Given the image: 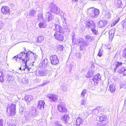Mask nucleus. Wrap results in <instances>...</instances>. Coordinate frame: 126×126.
Here are the masks:
<instances>
[{
    "mask_svg": "<svg viewBox=\"0 0 126 126\" xmlns=\"http://www.w3.org/2000/svg\"><path fill=\"white\" fill-rule=\"evenodd\" d=\"M16 105L13 104H9L7 107V113L8 115L14 116L16 113Z\"/></svg>",
    "mask_w": 126,
    "mask_h": 126,
    "instance_id": "39448f33",
    "label": "nucleus"
},
{
    "mask_svg": "<svg viewBox=\"0 0 126 126\" xmlns=\"http://www.w3.org/2000/svg\"><path fill=\"white\" fill-rule=\"evenodd\" d=\"M10 121L12 122L11 124H10V126H15L16 125L17 122L16 120H15L13 121L10 120Z\"/></svg>",
    "mask_w": 126,
    "mask_h": 126,
    "instance_id": "e433bc0d",
    "label": "nucleus"
},
{
    "mask_svg": "<svg viewBox=\"0 0 126 126\" xmlns=\"http://www.w3.org/2000/svg\"><path fill=\"white\" fill-rule=\"evenodd\" d=\"M39 26L40 28H44L45 27L46 24L44 22H41L39 24Z\"/></svg>",
    "mask_w": 126,
    "mask_h": 126,
    "instance_id": "f704fd0d",
    "label": "nucleus"
},
{
    "mask_svg": "<svg viewBox=\"0 0 126 126\" xmlns=\"http://www.w3.org/2000/svg\"><path fill=\"white\" fill-rule=\"evenodd\" d=\"M85 38L87 39V41L89 42H92L94 40V38L93 37L90 36H86Z\"/></svg>",
    "mask_w": 126,
    "mask_h": 126,
    "instance_id": "2f4dec72",
    "label": "nucleus"
},
{
    "mask_svg": "<svg viewBox=\"0 0 126 126\" xmlns=\"http://www.w3.org/2000/svg\"><path fill=\"white\" fill-rule=\"evenodd\" d=\"M80 50H82V49H81H81H80Z\"/></svg>",
    "mask_w": 126,
    "mask_h": 126,
    "instance_id": "e2e57ef3",
    "label": "nucleus"
},
{
    "mask_svg": "<svg viewBox=\"0 0 126 126\" xmlns=\"http://www.w3.org/2000/svg\"><path fill=\"white\" fill-rule=\"evenodd\" d=\"M38 74L39 76H44L47 75L46 73L44 71H39L38 72Z\"/></svg>",
    "mask_w": 126,
    "mask_h": 126,
    "instance_id": "72a5a7b5",
    "label": "nucleus"
},
{
    "mask_svg": "<svg viewBox=\"0 0 126 126\" xmlns=\"http://www.w3.org/2000/svg\"><path fill=\"white\" fill-rule=\"evenodd\" d=\"M54 36L55 38L58 41H62L63 40L64 37L61 32H55Z\"/></svg>",
    "mask_w": 126,
    "mask_h": 126,
    "instance_id": "0eeeda50",
    "label": "nucleus"
},
{
    "mask_svg": "<svg viewBox=\"0 0 126 126\" xmlns=\"http://www.w3.org/2000/svg\"><path fill=\"white\" fill-rule=\"evenodd\" d=\"M51 63L54 65H56L59 63V60L57 56L55 55L51 56L50 57Z\"/></svg>",
    "mask_w": 126,
    "mask_h": 126,
    "instance_id": "1a4fd4ad",
    "label": "nucleus"
},
{
    "mask_svg": "<svg viewBox=\"0 0 126 126\" xmlns=\"http://www.w3.org/2000/svg\"><path fill=\"white\" fill-rule=\"evenodd\" d=\"M93 80L95 83L97 84V81L100 80L101 78V77L99 74H97L95 76H93Z\"/></svg>",
    "mask_w": 126,
    "mask_h": 126,
    "instance_id": "2eb2a0df",
    "label": "nucleus"
},
{
    "mask_svg": "<svg viewBox=\"0 0 126 126\" xmlns=\"http://www.w3.org/2000/svg\"><path fill=\"white\" fill-rule=\"evenodd\" d=\"M87 90L85 89H84L82 90V92L81 94V96L83 97H84L85 95L87 93Z\"/></svg>",
    "mask_w": 126,
    "mask_h": 126,
    "instance_id": "c9c22d12",
    "label": "nucleus"
},
{
    "mask_svg": "<svg viewBox=\"0 0 126 126\" xmlns=\"http://www.w3.org/2000/svg\"><path fill=\"white\" fill-rule=\"evenodd\" d=\"M54 126H62L61 122L57 121H55L54 123Z\"/></svg>",
    "mask_w": 126,
    "mask_h": 126,
    "instance_id": "a19ab883",
    "label": "nucleus"
},
{
    "mask_svg": "<svg viewBox=\"0 0 126 126\" xmlns=\"http://www.w3.org/2000/svg\"><path fill=\"white\" fill-rule=\"evenodd\" d=\"M38 42L39 43H42L44 42V37L42 36L39 37L38 38Z\"/></svg>",
    "mask_w": 126,
    "mask_h": 126,
    "instance_id": "4c0bfd02",
    "label": "nucleus"
},
{
    "mask_svg": "<svg viewBox=\"0 0 126 126\" xmlns=\"http://www.w3.org/2000/svg\"><path fill=\"white\" fill-rule=\"evenodd\" d=\"M107 24L106 21V20H102L100 21L98 23V26L101 28L104 27Z\"/></svg>",
    "mask_w": 126,
    "mask_h": 126,
    "instance_id": "aec40b11",
    "label": "nucleus"
},
{
    "mask_svg": "<svg viewBox=\"0 0 126 126\" xmlns=\"http://www.w3.org/2000/svg\"><path fill=\"white\" fill-rule=\"evenodd\" d=\"M10 120H9V121H8L7 122V124L9 126H10V124H11L12 122L10 121Z\"/></svg>",
    "mask_w": 126,
    "mask_h": 126,
    "instance_id": "4d7b16f0",
    "label": "nucleus"
},
{
    "mask_svg": "<svg viewBox=\"0 0 126 126\" xmlns=\"http://www.w3.org/2000/svg\"><path fill=\"white\" fill-rule=\"evenodd\" d=\"M57 110L61 114L66 113L67 112L66 108L61 105H58L57 107Z\"/></svg>",
    "mask_w": 126,
    "mask_h": 126,
    "instance_id": "9d476101",
    "label": "nucleus"
},
{
    "mask_svg": "<svg viewBox=\"0 0 126 126\" xmlns=\"http://www.w3.org/2000/svg\"><path fill=\"white\" fill-rule=\"evenodd\" d=\"M61 118L62 120L65 121L66 123L67 122L69 121V117L68 114H64V115H63L62 116Z\"/></svg>",
    "mask_w": 126,
    "mask_h": 126,
    "instance_id": "6ab92c4d",
    "label": "nucleus"
},
{
    "mask_svg": "<svg viewBox=\"0 0 126 126\" xmlns=\"http://www.w3.org/2000/svg\"><path fill=\"white\" fill-rule=\"evenodd\" d=\"M101 108L99 107H96L92 111V113L95 114H98L99 112L101 110Z\"/></svg>",
    "mask_w": 126,
    "mask_h": 126,
    "instance_id": "bb28decb",
    "label": "nucleus"
},
{
    "mask_svg": "<svg viewBox=\"0 0 126 126\" xmlns=\"http://www.w3.org/2000/svg\"><path fill=\"white\" fill-rule=\"evenodd\" d=\"M85 25L86 28H91L93 34L96 35L98 33L97 31L95 29L96 27L95 23L93 21H86L85 22Z\"/></svg>",
    "mask_w": 126,
    "mask_h": 126,
    "instance_id": "7ed1b4c3",
    "label": "nucleus"
},
{
    "mask_svg": "<svg viewBox=\"0 0 126 126\" xmlns=\"http://www.w3.org/2000/svg\"><path fill=\"white\" fill-rule=\"evenodd\" d=\"M22 83L23 84H28V80L26 78H23L22 79Z\"/></svg>",
    "mask_w": 126,
    "mask_h": 126,
    "instance_id": "79ce46f5",
    "label": "nucleus"
},
{
    "mask_svg": "<svg viewBox=\"0 0 126 126\" xmlns=\"http://www.w3.org/2000/svg\"><path fill=\"white\" fill-rule=\"evenodd\" d=\"M76 56L78 59H80L82 57V54L80 53H78L76 54Z\"/></svg>",
    "mask_w": 126,
    "mask_h": 126,
    "instance_id": "49530a36",
    "label": "nucleus"
},
{
    "mask_svg": "<svg viewBox=\"0 0 126 126\" xmlns=\"http://www.w3.org/2000/svg\"><path fill=\"white\" fill-rule=\"evenodd\" d=\"M55 27L54 30L55 31L57 32H61L62 28L60 25H59L55 24Z\"/></svg>",
    "mask_w": 126,
    "mask_h": 126,
    "instance_id": "5701e85b",
    "label": "nucleus"
},
{
    "mask_svg": "<svg viewBox=\"0 0 126 126\" xmlns=\"http://www.w3.org/2000/svg\"><path fill=\"white\" fill-rule=\"evenodd\" d=\"M48 61L47 59H45L41 63V68H45L47 67L48 65Z\"/></svg>",
    "mask_w": 126,
    "mask_h": 126,
    "instance_id": "a211bd4d",
    "label": "nucleus"
},
{
    "mask_svg": "<svg viewBox=\"0 0 126 126\" xmlns=\"http://www.w3.org/2000/svg\"><path fill=\"white\" fill-rule=\"evenodd\" d=\"M27 63H23L25 64V65L23 66V70L25 71L27 73L32 72V68H30L27 65Z\"/></svg>",
    "mask_w": 126,
    "mask_h": 126,
    "instance_id": "ddd939ff",
    "label": "nucleus"
},
{
    "mask_svg": "<svg viewBox=\"0 0 126 126\" xmlns=\"http://www.w3.org/2000/svg\"><path fill=\"white\" fill-rule=\"evenodd\" d=\"M49 10L52 13H54L57 14L59 13V9L53 3L51 2L49 5Z\"/></svg>",
    "mask_w": 126,
    "mask_h": 126,
    "instance_id": "423d86ee",
    "label": "nucleus"
},
{
    "mask_svg": "<svg viewBox=\"0 0 126 126\" xmlns=\"http://www.w3.org/2000/svg\"><path fill=\"white\" fill-rule=\"evenodd\" d=\"M63 47L62 45H59L58 46V49L59 50L61 51L63 50Z\"/></svg>",
    "mask_w": 126,
    "mask_h": 126,
    "instance_id": "09e8293b",
    "label": "nucleus"
},
{
    "mask_svg": "<svg viewBox=\"0 0 126 126\" xmlns=\"http://www.w3.org/2000/svg\"><path fill=\"white\" fill-rule=\"evenodd\" d=\"M122 56L124 58H126V48L125 49L123 52Z\"/></svg>",
    "mask_w": 126,
    "mask_h": 126,
    "instance_id": "8fccbe9b",
    "label": "nucleus"
},
{
    "mask_svg": "<svg viewBox=\"0 0 126 126\" xmlns=\"http://www.w3.org/2000/svg\"><path fill=\"white\" fill-rule=\"evenodd\" d=\"M106 119V117L104 116H98L97 118V120L100 122H102L105 120Z\"/></svg>",
    "mask_w": 126,
    "mask_h": 126,
    "instance_id": "c85d7f7f",
    "label": "nucleus"
},
{
    "mask_svg": "<svg viewBox=\"0 0 126 126\" xmlns=\"http://www.w3.org/2000/svg\"><path fill=\"white\" fill-rule=\"evenodd\" d=\"M80 105L81 106H82L81 107L82 108H83V107H85L86 106V101L84 99H83L81 100L80 102Z\"/></svg>",
    "mask_w": 126,
    "mask_h": 126,
    "instance_id": "cd10ccee",
    "label": "nucleus"
},
{
    "mask_svg": "<svg viewBox=\"0 0 126 126\" xmlns=\"http://www.w3.org/2000/svg\"><path fill=\"white\" fill-rule=\"evenodd\" d=\"M115 30V29H112L109 31V38L110 39H112L114 37Z\"/></svg>",
    "mask_w": 126,
    "mask_h": 126,
    "instance_id": "4be33fe9",
    "label": "nucleus"
},
{
    "mask_svg": "<svg viewBox=\"0 0 126 126\" xmlns=\"http://www.w3.org/2000/svg\"><path fill=\"white\" fill-rule=\"evenodd\" d=\"M93 71H88L86 75V77L87 78H89L90 77H92L93 75Z\"/></svg>",
    "mask_w": 126,
    "mask_h": 126,
    "instance_id": "7c9ffc66",
    "label": "nucleus"
},
{
    "mask_svg": "<svg viewBox=\"0 0 126 126\" xmlns=\"http://www.w3.org/2000/svg\"><path fill=\"white\" fill-rule=\"evenodd\" d=\"M45 103L44 101L42 100L39 101L38 103V108L40 109H44Z\"/></svg>",
    "mask_w": 126,
    "mask_h": 126,
    "instance_id": "f3484780",
    "label": "nucleus"
},
{
    "mask_svg": "<svg viewBox=\"0 0 126 126\" xmlns=\"http://www.w3.org/2000/svg\"><path fill=\"white\" fill-rule=\"evenodd\" d=\"M3 74L1 71L0 70V81L3 82L4 81V79H3Z\"/></svg>",
    "mask_w": 126,
    "mask_h": 126,
    "instance_id": "473e14b6",
    "label": "nucleus"
},
{
    "mask_svg": "<svg viewBox=\"0 0 126 126\" xmlns=\"http://www.w3.org/2000/svg\"><path fill=\"white\" fill-rule=\"evenodd\" d=\"M48 97L50 101L52 102H56L58 101V100L57 96L55 94H50L48 96Z\"/></svg>",
    "mask_w": 126,
    "mask_h": 126,
    "instance_id": "f8f14e48",
    "label": "nucleus"
},
{
    "mask_svg": "<svg viewBox=\"0 0 126 126\" xmlns=\"http://www.w3.org/2000/svg\"><path fill=\"white\" fill-rule=\"evenodd\" d=\"M75 39V35H73V36L72 37V42L73 43H75V42L74 41V40Z\"/></svg>",
    "mask_w": 126,
    "mask_h": 126,
    "instance_id": "6e6d98bb",
    "label": "nucleus"
},
{
    "mask_svg": "<svg viewBox=\"0 0 126 126\" xmlns=\"http://www.w3.org/2000/svg\"><path fill=\"white\" fill-rule=\"evenodd\" d=\"M122 88L125 89L126 88V85L123 84H121L120 86V88Z\"/></svg>",
    "mask_w": 126,
    "mask_h": 126,
    "instance_id": "3c124183",
    "label": "nucleus"
},
{
    "mask_svg": "<svg viewBox=\"0 0 126 126\" xmlns=\"http://www.w3.org/2000/svg\"><path fill=\"white\" fill-rule=\"evenodd\" d=\"M49 82L47 80H44L43 82V83L40 86H44L47 84H48Z\"/></svg>",
    "mask_w": 126,
    "mask_h": 126,
    "instance_id": "37998d69",
    "label": "nucleus"
},
{
    "mask_svg": "<svg viewBox=\"0 0 126 126\" xmlns=\"http://www.w3.org/2000/svg\"><path fill=\"white\" fill-rule=\"evenodd\" d=\"M61 89L63 91H65L67 90V87L66 85H63L61 86Z\"/></svg>",
    "mask_w": 126,
    "mask_h": 126,
    "instance_id": "c03bdc74",
    "label": "nucleus"
},
{
    "mask_svg": "<svg viewBox=\"0 0 126 126\" xmlns=\"http://www.w3.org/2000/svg\"><path fill=\"white\" fill-rule=\"evenodd\" d=\"M4 124L3 121V120L0 119V126H3Z\"/></svg>",
    "mask_w": 126,
    "mask_h": 126,
    "instance_id": "864d4df0",
    "label": "nucleus"
},
{
    "mask_svg": "<svg viewBox=\"0 0 126 126\" xmlns=\"http://www.w3.org/2000/svg\"><path fill=\"white\" fill-rule=\"evenodd\" d=\"M10 9L9 7L7 6H3L1 9L2 12L5 14L9 15L10 14Z\"/></svg>",
    "mask_w": 126,
    "mask_h": 126,
    "instance_id": "9b49d317",
    "label": "nucleus"
},
{
    "mask_svg": "<svg viewBox=\"0 0 126 126\" xmlns=\"http://www.w3.org/2000/svg\"><path fill=\"white\" fill-rule=\"evenodd\" d=\"M111 69H114V71L117 72L123 75H126V67L122 66V63L118 61H115L112 65H111Z\"/></svg>",
    "mask_w": 126,
    "mask_h": 126,
    "instance_id": "f03ea898",
    "label": "nucleus"
},
{
    "mask_svg": "<svg viewBox=\"0 0 126 126\" xmlns=\"http://www.w3.org/2000/svg\"><path fill=\"white\" fill-rule=\"evenodd\" d=\"M20 113L22 114H23V110H21L20 112Z\"/></svg>",
    "mask_w": 126,
    "mask_h": 126,
    "instance_id": "052dcab7",
    "label": "nucleus"
},
{
    "mask_svg": "<svg viewBox=\"0 0 126 126\" xmlns=\"http://www.w3.org/2000/svg\"><path fill=\"white\" fill-rule=\"evenodd\" d=\"M94 7H90L87 9V13L89 14V16L92 18H95L99 13V11L97 9H94Z\"/></svg>",
    "mask_w": 126,
    "mask_h": 126,
    "instance_id": "20e7f679",
    "label": "nucleus"
},
{
    "mask_svg": "<svg viewBox=\"0 0 126 126\" xmlns=\"http://www.w3.org/2000/svg\"><path fill=\"white\" fill-rule=\"evenodd\" d=\"M34 53L31 51H29L25 53V52H21L20 54H17V56H15L13 58V59L15 58L16 60H17L19 57V59L20 61H21L23 63H27V61L29 60L30 59H32L34 56Z\"/></svg>",
    "mask_w": 126,
    "mask_h": 126,
    "instance_id": "f257e3e1",
    "label": "nucleus"
},
{
    "mask_svg": "<svg viewBox=\"0 0 126 126\" xmlns=\"http://www.w3.org/2000/svg\"><path fill=\"white\" fill-rule=\"evenodd\" d=\"M38 17V20L39 21H41L43 18L42 14V13L38 14L37 15Z\"/></svg>",
    "mask_w": 126,
    "mask_h": 126,
    "instance_id": "ea45409f",
    "label": "nucleus"
},
{
    "mask_svg": "<svg viewBox=\"0 0 126 126\" xmlns=\"http://www.w3.org/2000/svg\"><path fill=\"white\" fill-rule=\"evenodd\" d=\"M31 113L32 116H36L38 113V112L36 110L35 108H32L31 109Z\"/></svg>",
    "mask_w": 126,
    "mask_h": 126,
    "instance_id": "a878e982",
    "label": "nucleus"
},
{
    "mask_svg": "<svg viewBox=\"0 0 126 126\" xmlns=\"http://www.w3.org/2000/svg\"><path fill=\"white\" fill-rule=\"evenodd\" d=\"M7 80L8 81H12V76L11 75H7Z\"/></svg>",
    "mask_w": 126,
    "mask_h": 126,
    "instance_id": "de8ad7c7",
    "label": "nucleus"
},
{
    "mask_svg": "<svg viewBox=\"0 0 126 126\" xmlns=\"http://www.w3.org/2000/svg\"><path fill=\"white\" fill-rule=\"evenodd\" d=\"M76 122V125L79 126L82 123V121L81 119L79 117L77 119Z\"/></svg>",
    "mask_w": 126,
    "mask_h": 126,
    "instance_id": "c756f323",
    "label": "nucleus"
},
{
    "mask_svg": "<svg viewBox=\"0 0 126 126\" xmlns=\"http://www.w3.org/2000/svg\"><path fill=\"white\" fill-rule=\"evenodd\" d=\"M54 18L53 15L50 12H48L46 14L45 17L44 18V20L49 22Z\"/></svg>",
    "mask_w": 126,
    "mask_h": 126,
    "instance_id": "6e6552de",
    "label": "nucleus"
},
{
    "mask_svg": "<svg viewBox=\"0 0 126 126\" xmlns=\"http://www.w3.org/2000/svg\"><path fill=\"white\" fill-rule=\"evenodd\" d=\"M114 3L116 6L117 8H121L123 5L120 0H115Z\"/></svg>",
    "mask_w": 126,
    "mask_h": 126,
    "instance_id": "4468645a",
    "label": "nucleus"
},
{
    "mask_svg": "<svg viewBox=\"0 0 126 126\" xmlns=\"http://www.w3.org/2000/svg\"><path fill=\"white\" fill-rule=\"evenodd\" d=\"M19 69L21 70H23V66H21L20 68H19Z\"/></svg>",
    "mask_w": 126,
    "mask_h": 126,
    "instance_id": "13d9d810",
    "label": "nucleus"
},
{
    "mask_svg": "<svg viewBox=\"0 0 126 126\" xmlns=\"http://www.w3.org/2000/svg\"><path fill=\"white\" fill-rule=\"evenodd\" d=\"M33 99V97L31 95H26L24 98L25 101L29 102L32 100Z\"/></svg>",
    "mask_w": 126,
    "mask_h": 126,
    "instance_id": "393cba45",
    "label": "nucleus"
},
{
    "mask_svg": "<svg viewBox=\"0 0 126 126\" xmlns=\"http://www.w3.org/2000/svg\"><path fill=\"white\" fill-rule=\"evenodd\" d=\"M105 12V17L108 18H109L110 17V12L109 11H107L106 12Z\"/></svg>",
    "mask_w": 126,
    "mask_h": 126,
    "instance_id": "58836bf2",
    "label": "nucleus"
},
{
    "mask_svg": "<svg viewBox=\"0 0 126 126\" xmlns=\"http://www.w3.org/2000/svg\"><path fill=\"white\" fill-rule=\"evenodd\" d=\"M109 90H110L112 93H114L116 90L115 86L113 84H110V85Z\"/></svg>",
    "mask_w": 126,
    "mask_h": 126,
    "instance_id": "412c9836",
    "label": "nucleus"
},
{
    "mask_svg": "<svg viewBox=\"0 0 126 126\" xmlns=\"http://www.w3.org/2000/svg\"><path fill=\"white\" fill-rule=\"evenodd\" d=\"M36 12L35 10L33 9H32L29 11L28 15L31 17H33L34 16Z\"/></svg>",
    "mask_w": 126,
    "mask_h": 126,
    "instance_id": "b1692460",
    "label": "nucleus"
},
{
    "mask_svg": "<svg viewBox=\"0 0 126 126\" xmlns=\"http://www.w3.org/2000/svg\"><path fill=\"white\" fill-rule=\"evenodd\" d=\"M78 45L81 48L82 47H87L88 45V43L84 41H81L78 42Z\"/></svg>",
    "mask_w": 126,
    "mask_h": 126,
    "instance_id": "dca6fc26",
    "label": "nucleus"
},
{
    "mask_svg": "<svg viewBox=\"0 0 126 126\" xmlns=\"http://www.w3.org/2000/svg\"><path fill=\"white\" fill-rule=\"evenodd\" d=\"M3 24L2 21H0V30L2 28Z\"/></svg>",
    "mask_w": 126,
    "mask_h": 126,
    "instance_id": "5fc2aeb1",
    "label": "nucleus"
},
{
    "mask_svg": "<svg viewBox=\"0 0 126 126\" xmlns=\"http://www.w3.org/2000/svg\"><path fill=\"white\" fill-rule=\"evenodd\" d=\"M102 51L100 49L98 53L97 54V55L99 56L100 57H101L102 56Z\"/></svg>",
    "mask_w": 126,
    "mask_h": 126,
    "instance_id": "603ef678",
    "label": "nucleus"
},
{
    "mask_svg": "<svg viewBox=\"0 0 126 126\" xmlns=\"http://www.w3.org/2000/svg\"><path fill=\"white\" fill-rule=\"evenodd\" d=\"M120 18H118L111 25V26H113L115 25L120 20Z\"/></svg>",
    "mask_w": 126,
    "mask_h": 126,
    "instance_id": "a18cd8bd",
    "label": "nucleus"
},
{
    "mask_svg": "<svg viewBox=\"0 0 126 126\" xmlns=\"http://www.w3.org/2000/svg\"><path fill=\"white\" fill-rule=\"evenodd\" d=\"M126 101V100H125V103Z\"/></svg>",
    "mask_w": 126,
    "mask_h": 126,
    "instance_id": "680f3d73",
    "label": "nucleus"
},
{
    "mask_svg": "<svg viewBox=\"0 0 126 126\" xmlns=\"http://www.w3.org/2000/svg\"><path fill=\"white\" fill-rule=\"evenodd\" d=\"M72 1L73 2H75L77 1L78 0H72Z\"/></svg>",
    "mask_w": 126,
    "mask_h": 126,
    "instance_id": "bf43d9fd",
    "label": "nucleus"
}]
</instances>
